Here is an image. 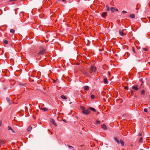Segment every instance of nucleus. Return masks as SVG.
I'll return each mask as SVG.
<instances>
[{
    "label": "nucleus",
    "instance_id": "2",
    "mask_svg": "<svg viewBox=\"0 0 150 150\" xmlns=\"http://www.w3.org/2000/svg\"><path fill=\"white\" fill-rule=\"evenodd\" d=\"M132 51L135 54V55L136 56V58L139 57V58H141V52L139 51L138 50H137L135 51L134 49V47H132Z\"/></svg>",
    "mask_w": 150,
    "mask_h": 150
},
{
    "label": "nucleus",
    "instance_id": "42",
    "mask_svg": "<svg viewBox=\"0 0 150 150\" xmlns=\"http://www.w3.org/2000/svg\"><path fill=\"white\" fill-rule=\"evenodd\" d=\"M1 122H0V126L1 125Z\"/></svg>",
    "mask_w": 150,
    "mask_h": 150
},
{
    "label": "nucleus",
    "instance_id": "28",
    "mask_svg": "<svg viewBox=\"0 0 150 150\" xmlns=\"http://www.w3.org/2000/svg\"><path fill=\"white\" fill-rule=\"evenodd\" d=\"M91 98L93 99L95 98V96L93 95H92L91 96Z\"/></svg>",
    "mask_w": 150,
    "mask_h": 150
},
{
    "label": "nucleus",
    "instance_id": "24",
    "mask_svg": "<svg viewBox=\"0 0 150 150\" xmlns=\"http://www.w3.org/2000/svg\"><path fill=\"white\" fill-rule=\"evenodd\" d=\"M3 42L5 44H7L8 43V42L7 40H3Z\"/></svg>",
    "mask_w": 150,
    "mask_h": 150
},
{
    "label": "nucleus",
    "instance_id": "6",
    "mask_svg": "<svg viewBox=\"0 0 150 150\" xmlns=\"http://www.w3.org/2000/svg\"><path fill=\"white\" fill-rule=\"evenodd\" d=\"M7 129L8 130H10L12 133H15V132L11 126H8Z\"/></svg>",
    "mask_w": 150,
    "mask_h": 150
},
{
    "label": "nucleus",
    "instance_id": "16",
    "mask_svg": "<svg viewBox=\"0 0 150 150\" xmlns=\"http://www.w3.org/2000/svg\"><path fill=\"white\" fill-rule=\"evenodd\" d=\"M116 142L118 144L119 143V139L116 137H115L114 138Z\"/></svg>",
    "mask_w": 150,
    "mask_h": 150
},
{
    "label": "nucleus",
    "instance_id": "21",
    "mask_svg": "<svg viewBox=\"0 0 150 150\" xmlns=\"http://www.w3.org/2000/svg\"><path fill=\"white\" fill-rule=\"evenodd\" d=\"M106 8V10L107 11H110V8L108 5H106L105 6Z\"/></svg>",
    "mask_w": 150,
    "mask_h": 150
},
{
    "label": "nucleus",
    "instance_id": "40",
    "mask_svg": "<svg viewBox=\"0 0 150 150\" xmlns=\"http://www.w3.org/2000/svg\"><path fill=\"white\" fill-rule=\"evenodd\" d=\"M63 120V121H64V122H66V120Z\"/></svg>",
    "mask_w": 150,
    "mask_h": 150
},
{
    "label": "nucleus",
    "instance_id": "10",
    "mask_svg": "<svg viewBox=\"0 0 150 150\" xmlns=\"http://www.w3.org/2000/svg\"><path fill=\"white\" fill-rule=\"evenodd\" d=\"M6 143V142L4 141L2 139H0V145H2Z\"/></svg>",
    "mask_w": 150,
    "mask_h": 150
},
{
    "label": "nucleus",
    "instance_id": "31",
    "mask_svg": "<svg viewBox=\"0 0 150 150\" xmlns=\"http://www.w3.org/2000/svg\"><path fill=\"white\" fill-rule=\"evenodd\" d=\"M127 13V12L125 11H122V13Z\"/></svg>",
    "mask_w": 150,
    "mask_h": 150
},
{
    "label": "nucleus",
    "instance_id": "8",
    "mask_svg": "<svg viewBox=\"0 0 150 150\" xmlns=\"http://www.w3.org/2000/svg\"><path fill=\"white\" fill-rule=\"evenodd\" d=\"M107 13L106 12H103L101 15L102 17H103L104 18H105L107 16Z\"/></svg>",
    "mask_w": 150,
    "mask_h": 150
},
{
    "label": "nucleus",
    "instance_id": "37",
    "mask_svg": "<svg viewBox=\"0 0 150 150\" xmlns=\"http://www.w3.org/2000/svg\"><path fill=\"white\" fill-rule=\"evenodd\" d=\"M66 0H62V1H63V2H65L66 1Z\"/></svg>",
    "mask_w": 150,
    "mask_h": 150
},
{
    "label": "nucleus",
    "instance_id": "25",
    "mask_svg": "<svg viewBox=\"0 0 150 150\" xmlns=\"http://www.w3.org/2000/svg\"><path fill=\"white\" fill-rule=\"evenodd\" d=\"M15 31V30L14 29H11L10 30V32L13 34L14 33Z\"/></svg>",
    "mask_w": 150,
    "mask_h": 150
},
{
    "label": "nucleus",
    "instance_id": "4",
    "mask_svg": "<svg viewBox=\"0 0 150 150\" xmlns=\"http://www.w3.org/2000/svg\"><path fill=\"white\" fill-rule=\"evenodd\" d=\"M96 70V67L94 66H92L91 67L90 72L91 73L92 72H95Z\"/></svg>",
    "mask_w": 150,
    "mask_h": 150
},
{
    "label": "nucleus",
    "instance_id": "14",
    "mask_svg": "<svg viewBox=\"0 0 150 150\" xmlns=\"http://www.w3.org/2000/svg\"><path fill=\"white\" fill-rule=\"evenodd\" d=\"M89 108V110H91L94 112H96V110L93 108L90 107Z\"/></svg>",
    "mask_w": 150,
    "mask_h": 150
},
{
    "label": "nucleus",
    "instance_id": "13",
    "mask_svg": "<svg viewBox=\"0 0 150 150\" xmlns=\"http://www.w3.org/2000/svg\"><path fill=\"white\" fill-rule=\"evenodd\" d=\"M130 17L132 18H135V16L134 14H131L129 15Z\"/></svg>",
    "mask_w": 150,
    "mask_h": 150
},
{
    "label": "nucleus",
    "instance_id": "17",
    "mask_svg": "<svg viewBox=\"0 0 150 150\" xmlns=\"http://www.w3.org/2000/svg\"><path fill=\"white\" fill-rule=\"evenodd\" d=\"M104 82L105 84H107L108 83V81L107 78H105L104 79Z\"/></svg>",
    "mask_w": 150,
    "mask_h": 150
},
{
    "label": "nucleus",
    "instance_id": "12",
    "mask_svg": "<svg viewBox=\"0 0 150 150\" xmlns=\"http://www.w3.org/2000/svg\"><path fill=\"white\" fill-rule=\"evenodd\" d=\"M40 109L44 111H46L48 110V109L46 108H41Z\"/></svg>",
    "mask_w": 150,
    "mask_h": 150
},
{
    "label": "nucleus",
    "instance_id": "26",
    "mask_svg": "<svg viewBox=\"0 0 150 150\" xmlns=\"http://www.w3.org/2000/svg\"><path fill=\"white\" fill-rule=\"evenodd\" d=\"M32 129V127L31 126H29L28 129V131H30Z\"/></svg>",
    "mask_w": 150,
    "mask_h": 150
},
{
    "label": "nucleus",
    "instance_id": "32",
    "mask_svg": "<svg viewBox=\"0 0 150 150\" xmlns=\"http://www.w3.org/2000/svg\"><path fill=\"white\" fill-rule=\"evenodd\" d=\"M124 88L126 90H128L129 89L128 87L127 86H125L124 87Z\"/></svg>",
    "mask_w": 150,
    "mask_h": 150
},
{
    "label": "nucleus",
    "instance_id": "41",
    "mask_svg": "<svg viewBox=\"0 0 150 150\" xmlns=\"http://www.w3.org/2000/svg\"><path fill=\"white\" fill-rule=\"evenodd\" d=\"M142 59L141 58L140 59H138V60L139 61H140L141 59Z\"/></svg>",
    "mask_w": 150,
    "mask_h": 150
},
{
    "label": "nucleus",
    "instance_id": "33",
    "mask_svg": "<svg viewBox=\"0 0 150 150\" xmlns=\"http://www.w3.org/2000/svg\"><path fill=\"white\" fill-rule=\"evenodd\" d=\"M142 49L143 50L145 51L147 50V49L146 48H143Z\"/></svg>",
    "mask_w": 150,
    "mask_h": 150
},
{
    "label": "nucleus",
    "instance_id": "18",
    "mask_svg": "<svg viewBox=\"0 0 150 150\" xmlns=\"http://www.w3.org/2000/svg\"><path fill=\"white\" fill-rule=\"evenodd\" d=\"M61 97L63 99L66 100L67 99V98L64 96L62 95L61 96Z\"/></svg>",
    "mask_w": 150,
    "mask_h": 150
},
{
    "label": "nucleus",
    "instance_id": "20",
    "mask_svg": "<svg viewBox=\"0 0 150 150\" xmlns=\"http://www.w3.org/2000/svg\"><path fill=\"white\" fill-rule=\"evenodd\" d=\"M110 9L112 12H114L115 11V8L113 7H111L110 8Z\"/></svg>",
    "mask_w": 150,
    "mask_h": 150
},
{
    "label": "nucleus",
    "instance_id": "23",
    "mask_svg": "<svg viewBox=\"0 0 150 150\" xmlns=\"http://www.w3.org/2000/svg\"><path fill=\"white\" fill-rule=\"evenodd\" d=\"M120 142L122 146H123L124 145V142L122 139L120 140Z\"/></svg>",
    "mask_w": 150,
    "mask_h": 150
},
{
    "label": "nucleus",
    "instance_id": "9",
    "mask_svg": "<svg viewBox=\"0 0 150 150\" xmlns=\"http://www.w3.org/2000/svg\"><path fill=\"white\" fill-rule=\"evenodd\" d=\"M101 128L104 130H106L107 129V126L104 124L101 125Z\"/></svg>",
    "mask_w": 150,
    "mask_h": 150
},
{
    "label": "nucleus",
    "instance_id": "38",
    "mask_svg": "<svg viewBox=\"0 0 150 150\" xmlns=\"http://www.w3.org/2000/svg\"><path fill=\"white\" fill-rule=\"evenodd\" d=\"M149 19V22H150V17H148Z\"/></svg>",
    "mask_w": 150,
    "mask_h": 150
},
{
    "label": "nucleus",
    "instance_id": "19",
    "mask_svg": "<svg viewBox=\"0 0 150 150\" xmlns=\"http://www.w3.org/2000/svg\"><path fill=\"white\" fill-rule=\"evenodd\" d=\"M145 93V91L144 90H142L141 91V93L142 95H144Z\"/></svg>",
    "mask_w": 150,
    "mask_h": 150
},
{
    "label": "nucleus",
    "instance_id": "1",
    "mask_svg": "<svg viewBox=\"0 0 150 150\" xmlns=\"http://www.w3.org/2000/svg\"><path fill=\"white\" fill-rule=\"evenodd\" d=\"M47 51V49L45 48L40 49L39 52L37 53L36 55V59L38 60L40 59L41 56L43 55L46 53Z\"/></svg>",
    "mask_w": 150,
    "mask_h": 150
},
{
    "label": "nucleus",
    "instance_id": "35",
    "mask_svg": "<svg viewBox=\"0 0 150 150\" xmlns=\"http://www.w3.org/2000/svg\"><path fill=\"white\" fill-rule=\"evenodd\" d=\"M135 92V91L134 90H131V92L132 93H133L134 92Z\"/></svg>",
    "mask_w": 150,
    "mask_h": 150
},
{
    "label": "nucleus",
    "instance_id": "11",
    "mask_svg": "<svg viewBox=\"0 0 150 150\" xmlns=\"http://www.w3.org/2000/svg\"><path fill=\"white\" fill-rule=\"evenodd\" d=\"M119 33L121 36H123L124 35L123 31L121 29L119 30Z\"/></svg>",
    "mask_w": 150,
    "mask_h": 150
},
{
    "label": "nucleus",
    "instance_id": "34",
    "mask_svg": "<svg viewBox=\"0 0 150 150\" xmlns=\"http://www.w3.org/2000/svg\"><path fill=\"white\" fill-rule=\"evenodd\" d=\"M144 111L145 112H147V109L146 108H145L144 109Z\"/></svg>",
    "mask_w": 150,
    "mask_h": 150
},
{
    "label": "nucleus",
    "instance_id": "39",
    "mask_svg": "<svg viewBox=\"0 0 150 150\" xmlns=\"http://www.w3.org/2000/svg\"><path fill=\"white\" fill-rule=\"evenodd\" d=\"M139 135L140 136H142V134H140H140H139Z\"/></svg>",
    "mask_w": 150,
    "mask_h": 150
},
{
    "label": "nucleus",
    "instance_id": "7",
    "mask_svg": "<svg viewBox=\"0 0 150 150\" xmlns=\"http://www.w3.org/2000/svg\"><path fill=\"white\" fill-rule=\"evenodd\" d=\"M50 121L55 126H57V125L56 124V123L55 122V121L53 119H51L50 120Z\"/></svg>",
    "mask_w": 150,
    "mask_h": 150
},
{
    "label": "nucleus",
    "instance_id": "15",
    "mask_svg": "<svg viewBox=\"0 0 150 150\" xmlns=\"http://www.w3.org/2000/svg\"><path fill=\"white\" fill-rule=\"evenodd\" d=\"M84 89L85 90L87 91L89 89V87L88 86H85L83 87Z\"/></svg>",
    "mask_w": 150,
    "mask_h": 150
},
{
    "label": "nucleus",
    "instance_id": "29",
    "mask_svg": "<svg viewBox=\"0 0 150 150\" xmlns=\"http://www.w3.org/2000/svg\"><path fill=\"white\" fill-rule=\"evenodd\" d=\"M101 122L100 121L98 120H97L96 121V124H100V123Z\"/></svg>",
    "mask_w": 150,
    "mask_h": 150
},
{
    "label": "nucleus",
    "instance_id": "3",
    "mask_svg": "<svg viewBox=\"0 0 150 150\" xmlns=\"http://www.w3.org/2000/svg\"><path fill=\"white\" fill-rule=\"evenodd\" d=\"M84 107H83V108H82V109L83 110L82 111V112L84 114L88 115L91 112V110H89V108H88L86 110L84 109Z\"/></svg>",
    "mask_w": 150,
    "mask_h": 150
},
{
    "label": "nucleus",
    "instance_id": "22",
    "mask_svg": "<svg viewBox=\"0 0 150 150\" xmlns=\"http://www.w3.org/2000/svg\"><path fill=\"white\" fill-rule=\"evenodd\" d=\"M142 139H143V138L142 137H141L139 140V142L142 143H143Z\"/></svg>",
    "mask_w": 150,
    "mask_h": 150
},
{
    "label": "nucleus",
    "instance_id": "36",
    "mask_svg": "<svg viewBox=\"0 0 150 150\" xmlns=\"http://www.w3.org/2000/svg\"><path fill=\"white\" fill-rule=\"evenodd\" d=\"M115 10H116V11H118V9L117 8V9H115Z\"/></svg>",
    "mask_w": 150,
    "mask_h": 150
},
{
    "label": "nucleus",
    "instance_id": "30",
    "mask_svg": "<svg viewBox=\"0 0 150 150\" xmlns=\"http://www.w3.org/2000/svg\"><path fill=\"white\" fill-rule=\"evenodd\" d=\"M143 87H142V83L141 85H140V86L139 88V89H141V88H142Z\"/></svg>",
    "mask_w": 150,
    "mask_h": 150
},
{
    "label": "nucleus",
    "instance_id": "27",
    "mask_svg": "<svg viewBox=\"0 0 150 150\" xmlns=\"http://www.w3.org/2000/svg\"><path fill=\"white\" fill-rule=\"evenodd\" d=\"M67 146L69 148H70L71 149H74V147L70 145H67Z\"/></svg>",
    "mask_w": 150,
    "mask_h": 150
},
{
    "label": "nucleus",
    "instance_id": "5",
    "mask_svg": "<svg viewBox=\"0 0 150 150\" xmlns=\"http://www.w3.org/2000/svg\"><path fill=\"white\" fill-rule=\"evenodd\" d=\"M132 89L135 91H138L139 89V85H136L132 86Z\"/></svg>",
    "mask_w": 150,
    "mask_h": 150
}]
</instances>
